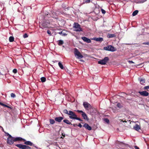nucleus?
<instances>
[{
    "instance_id": "9d476101",
    "label": "nucleus",
    "mask_w": 149,
    "mask_h": 149,
    "mask_svg": "<svg viewBox=\"0 0 149 149\" xmlns=\"http://www.w3.org/2000/svg\"><path fill=\"white\" fill-rule=\"evenodd\" d=\"M83 105L85 109H88V108H91V106L90 104L86 102H84L83 103Z\"/></svg>"
},
{
    "instance_id": "0eeeda50",
    "label": "nucleus",
    "mask_w": 149,
    "mask_h": 149,
    "mask_svg": "<svg viewBox=\"0 0 149 149\" xmlns=\"http://www.w3.org/2000/svg\"><path fill=\"white\" fill-rule=\"evenodd\" d=\"M15 146L22 149H30L31 148L28 146L20 144H16Z\"/></svg>"
},
{
    "instance_id": "393cba45",
    "label": "nucleus",
    "mask_w": 149,
    "mask_h": 149,
    "mask_svg": "<svg viewBox=\"0 0 149 149\" xmlns=\"http://www.w3.org/2000/svg\"><path fill=\"white\" fill-rule=\"evenodd\" d=\"M49 122L51 124H54L55 122V120L53 119H50Z\"/></svg>"
},
{
    "instance_id": "7c9ffc66",
    "label": "nucleus",
    "mask_w": 149,
    "mask_h": 149,
    "mask_svg": "<svg viewBox=\"0 0 149 149\" xmlns=\"http://www.w3.org/2000/svg\"><path fill=\"white\" fill-rule=\"evenodd\" d=\"M4 133L6 135L8 136V137H11V136L10 134L6 132H4Z\"/></svg>"
},
{
    "instance_id": "f3484780",
    "label": "nucleus",
    "mask_w": 149,
    "mask_h": 149,
    "mask_svg": "<svg viewBox=\"0 0 149 149\" xmlns=\"http://www.w3.org/2000/svg\"><path fill=\"white\" fill-rule=\"evenodd\" d=\"M133 128L136 131L139 130L140 129L139 126L138 124H136L135 125L134 127Z\"/></svg>"
},
{
    "instance_id": "cd10ccee",
    "label": "nucleus",
    "mask_w": 149,
    "mask_h": 149,
    "mask_svg": "<svg viewBox=\"0 0 149 149\" xmlns=\"http://www.w3.org/2000/svg\"><path fill=\"white\" fill-rule=\"evenodd\" d=\"M63 112L64 113L69 115V111H68L67 109H64L63 110Z\"/></svg>"
},
{
    "instance_id": "2f4dec72",
    "label": "nucleus",
    "mask_w": 149,
    "mask_h": 149,
    "mask_svg": "<svg viewBox=\"0 0 149 149\" xmlns=\"http://www.w3.org/2000/svg\"><path fill=\"white\" fill-rule=\"evenodd\" d=\"M104 120L107 123H109V120L107 118H105L104 119Z\"/></svg>"
},
{
    "instance_id": "5fc2aeb1",
    "label": "nucleus",
    "mask_w": 149,
    "mask_h": 149,
    "mask_svg": "<svg viewBox=\"0 0 149 149\" xmlns=\"http://www.w3.org/2000/svg\"><path fill=\"white\" fill-rule=\"evenodd\" d=\"M3 127H1V126H0V128H2Z\"/></svg>"
},
{
    "instance_id": "72a5a7b5",
    "label": "nucleus",
    "mask_w": 149,
    "mask_h": 149,
    "mask_svg": "<svg viewBox=\"0 0 149 149\" xmlns=\"http://www.w3.org/2000/svg\"><path fill=\"white\" fill-rule=\"evenodd\" d=\"M77 111L78 113H81V114L83 113L84 112L82 111L79 110H77Z\"/></svg>"
},
{
    "instance_id": "c9c22d12",
    "label": "nucleus",
    "mask_w": 149,
    "mask_h": 149,
    "mask_svg": "<svg viewBox=\"0 0 149 149\" xmlns=\"http://www.w3.org/2000/svg\"><path fill=\"white\" fill-rule=\"evenodd\" d=\"M13 73L15 74L17 73V70L16 69H14L13 70Z\"/></svg>"
},
{
    "instance_id": "49530a36",
    "label": "nucleus",
    "mask_w": 149,
    "mask_h": 149,
    "mask_svg": "<svg viewBox=\"0 0 149 149\" xmlns=\"http://www.w3.org/2000/svg\"><path fill=\"white\" fill-rule=\"evenodd\" d=\"M134 148L135 149H140L137 146H134Z\"/></svg>"
},
{
    "instance_id": "ea45409f",
    "label": "nucleus",
    "mask_w": 149,
    "mask_h": 149,
    "mask_svg": "<svg viewBox=\"0 0 149 149\" xmlns=\"http://www.w3.org/2000/svg\"><path fill=\"white\" fill-rule=\"evenodd\" d=\"M47 33L50 36H51V32L49 30H48L47 31Z\"/></svg>"
},
{
    "instance_id": "7ed1b4c3",
    "label": "nucleus",
    "mask_w": 149,
    "mask_h": 149,
    "mask_svg": "<svg viewBox=\"0 0 149 149\" xmlns=\"http://www.w3.org/2000/svg\"><path fill=\"white\" fill-rule=\"evenodd\" d=\"M73 25L75 29L74 31H83L80 25L78 23L74 22Z\"/></svg>"
},
{
    "instance_id": "6ab92c4d",
    "label": "nucleus",
    "mask_w": 149,
    "mask_h": 149,
    "mask_svg": "<svg viewBox=\"0 0 149 149\" xmlns=\"http://www.w3.org/2000/svg\"><path fill=\"white\" fill-rule=\"evenodd\" d=\"M63 122L68 125H72V124L71 123V122H70V121L68 119H65L63 120Z\"/></svg>"
},
{
    "instance_id": "473e14b6",
    "label": "nucleus",
    "mask_w": 149,
    "mask_h": 149,
    "mask_svg": "<svg viewBox=\"0 0 149 149\" xmlns=\"http://www.w3.org/2000/svg\"><path fill=\"white\" fill-rule=\"evenodd\" d=\"M144 90H147L148 89H149V86H145L143 88Z\"/></svg>"
},
{
    "instance_id": "4468645a",
    "label": "nucleus",
    "mask_w": 149,
    "mask_h": 149,
    "mask_svg": "<svg viewBox=\"0 0 149 149\" xmlns=\"http://www.w3.org/2000/svg\"><path fill=\"white\" fill-rule=\"evenodd\" d=\"M92 40H95L96 41L101 42L103 40V38H94L92 39Z\"/></svg>"
},
{
    "instance_id": "8fccbe9b",
    "label": "nucleus",
    "mask_w": 149,
    "mask_h": 149,
    "mask_svg": "<svg viewBox=\"0 0 149 149\" xmlns=\"http://www.w3.org/2000/svg\"><path fill=\"white\" fill-rule=\"evenodd\" d=\"M121 121H122L123 122H125V123H126L127 122V121H126V120H125V121H123V120H121Z\"/></svg>"
},
{
    "instance_id": "e433bc0d",
    "label": "nucleus",
    "mask_w": 149,
    "mask_h": 149,
    "mask_svg": "<svg viewBox=\"0 0 149 149\" xmlns=\"http://www.w3.org/2000/svg\"><path fill=\"white\" fill-rule=\"evenodd\" d=\"M115 36V35L114 34H110L109 36V38H113Z\"/></svg>"
},
{
    "instance_id": "c756f323",
    "label": "nucleus",
    "mask_w": 149,
    "mask_h": 149,
    "mask_svg": "<svg viewBox=\"0 0 149 149\" xmlns=\"http://www.w3.org/2000/svg\"><path fill=\"white\" fill-rule=\"evenodd\" d=\"M10 96L14 98L16 97V95L14 93H12L10 94Z\"/></svg>"
},
{
    "instance_id": "4c0bfd02",
    "label": "nucleus",
    "mask_w": 149,
    "mask_h": 149,
    "mask_svg": "<svg viewBox=\"0 0 149 149\" xmlns=\"http://www.w3.org/2000/svg\"><path fill=\"white\" fill-rule=\"evenodd\" d=\"M147 0H141L139 1V3H143L145 1H146Z\"/></svg>"
},
{
    "instance_id": "a878e982",
    "label": "nucleus",
    "mask_w": 149,
    "mask_h": 149,
    "mask_svg": "<svg viewBox=\"0 0 149 149\" xmlns=\"http://www.w3.org/2000/svg\"><path fill=\"white\" fill-rule=\"evenodd\" d=\"M9 40L10 42H13L14 41V38L12 36H10L9 38Z\"/></svg>"
},
{
    "instance_id": "37998d69",
    "label": "nucleus",
    "mask_w": 149,
    "mask_h": 149,
    "mask_svg": "<svg viewBox=\"0 0 149 149\" xmlns=\"http://www.w3.org/2000/svg\"><path fill=\"white\" fill-rule=\"evenodd\" d=\"M5 107H7L8 108H9V109H12V108L11 107H9V106H8L7 105H6V106H5Z\"/></svg>"
},
{
    "instance_id": "dca6fc26",
    "label": "nucleus",
    "mask_w": 149,
    "mask_h": 149,
    "mask_svg": "<svg viewBox=\"0 0 149 149\" xmlns=\"http://www.w3.org/2000/svg\"><path fill=\"white\" fill-rule=\"evenodd\" d=\"M81 115L84 119L86 120H88L89 119L88 118L87 115L84 112L83 113L81 114Z\"/></svg>"
},
{
    "instance_id": "4be33fe9",
    "label": "nucleus",
    "mask_w": 149,
    "mask_h": 149,
    "mask_svg": "<svg viewBox=\"0 0 149 149\" xmlns=\"http://www.w3.org/2000/svg\"><path fill=\"white\" fill-rule=\"evenodd\" d=\"M64 43V42L63 40H59L58 41V45L61 46Z\"/></svg>"
},
{
    "instance_id": "2eb2a0df",
    "label": "nucleus",
    "mask_w": 149,
    "mask_h": 149,
    "mask_svg": "<svg viewBox=\"0 0 149 149\" xmlns=\"http://www.w3.org/2000/svg\"><path fill=\"white\" fill-rule=\"evenodd\" d=\"M14 141H26V140L23 139L21 137H17L16 138H14Z\"/></svg>"
},
{
    "instance_id": "6e6552de",
    "label": "nucleus",
    "mask_w": 149,
    "mask_h": 149,
    "mask_svg": "<svg viewBox=\"0 0 149 149\" xmlns=\"http://www.w3.org/2000/svg\"><path fill=\"white\" fill-rule=\"evenodd\" d=\"M14 137H13L11 136V137H8L7 138V143L8 144L10 145H12L14 141Z\"/></svg>"
},
{
    "instance_id": "603ef678",
    "label": "nucleus",
    "mask_w": 149,
    "mask_h": 149,
    "mask_svg": "<svg viewBox=\"0 0 149 149\" xmlns=\"http://www.w3.org/2000/svg\"><path fill=\"white\" fill-rule=\"evenodd\" d=\"M80 61H84L82 60H81Z\"/></svg>"
},
{
    "instance_id": "20e7f679",
    "label": "nucleus",
    "mask_w": 149,
    "mask_h": 149,
    "mask_svg": "<svg viewBox=\"0 0 149 149\" xmlns=\"http://www.w3.org/2000/svg\"><path fill=\"white\" fill-rule=\"evenodd\" d=\"M109 59L108 57H105L102 60H100L98 61V63L102 65H105L109 61Z\"/></svg>"
},
{
    "instance_id": "79ce46f5",
    "label": "nucleus",
    "mask_w": 149,
    "mask_h": 149,
    "mask_svg": "<svg viewBox=\"0 0 149 149\" xmlns=\"http://www.w3.org/2000/svg\"><path fill=\"white\" fill-rule=\"evenodd\" d=\"M101 11H102V13L103 14H104L106 13L105 11L103 9H101Z\"/></svg>"
},
{
    "instance_id": "3c124183",
    "label": "nucleus",
    "mask_w": 149,
    "mask_h": 149,
    "mask_svg": "<svg viewBox=\"0 0 149 149\" xmlns=\"http://www.w3.org/2000/svg\"><path fill=\"white\" fill-rule=\"evenodd\" d=\"M2 130L3 131V132H5L4 131V129H3V127H2Z\"/></svg>"
},
{
    "instance_id": "aec40b11",
    "label": "nucleus",
    "mask_w": 149,
    "mask_h": 149,
    "mask_svg": "<svg viewBox=\"0 0 149 149\" xmlns=\"http://www.w3.org/2000/svg\"><path fill=\"white\" fill-rule=\"evenodd\" d=\"M139 79L140 84H141L145 83V80L144 79Z\"/></svg>"
},
{
    "instance_id": "a18cd8bd",
    "label": "nucleus",
    "mask_w": 149,
    "mask_h": 149,
    "mask_svg": "<svg viewBox=\"0 0 149 149\" xmlns=\"http://www.w3.org/2000/svg\"><path fill=\"white\" fill-rule=\"evenodd\" d=\"M128 62L130 63H133L134 62L132 61H129Z\"/></svg>"
},
{
    "instance_id": "1a4fd4ad",
    "label": "nucleus",
    "mask_w": 149,
    "mask_h": 149,
    "mask_svg": "<svg viewBox=\"0 0 149 149\" xmlns=\"http://www.w3.org/2000/svg\"><path fill=\"white\" fill-rule=\"evenodd\" d=\"M138 93H139L141 95L143 96L146 97L149 95L148 93L146 91H139Z\"/></svg>"
},
{
    "instance_id": "ddd939ff",
    "label": "nucleus",
    "mask_w": 149,
    "mask_h": 149,
    "mask_svg": "<svg viewBox=\"0 0 149 149\" xmlns=\"http://www.w3.org/2000/svg\"><path fill=\"white\" fill-rule=\"evenodd\" d=\"M83 127L88 130H92L91 127L87 123H85L83 125Z\"/></svg>"
},
{
    "instance_id": "bb28decb",
    "label": "nucleus",
    "mask_w": 149,
    "mask_h": 149,
    "mask_svg": "<svg viewBox=\"0 0 149 149\" xmlns=\"http://www.w3.org/2000/svg\"><path fill=\"white\" fill-rule=\"evenodd\" d=\"M40 79L41 80V81L42 82H45V81L46 80V79L45 77H42Z\"/></svg>"
},
{
    "instance_id": "c85d7f7f",
    "label": "nucleus",
    "mask_w": 149,
    "mask_h": 149,
    "mask_svg": "<svg viewBox=\"0 0 149 149\" xmlns=\"http://www.w3.org/2000/svg\"><path fill=\"white\" fill-rule=\"evenodd\" d=\"M117 106L118 107L120 108L122 107V106L121 105V104L120 103H118L117 104Z\"/></svg>"
},
{
    "instance_id": "b1692460",
    "label": "nucleus",
    "mask_w": 149,
    "mask_h": 149,
    "mask_svg": "<svg viewBox=\"0 0 149 149\" xmlns=\"http://www.w3.org/2000/svg\"><path fill=\"white\" fill-rule=\"evenodd\" d=\"M139 12V11L138 10H136L133 12L132 13V15L133 16H135Z\"/></svg>"
},
{
    "instance_id": "864d4df0",
    "label": "nucleus",
    "mask_w": 149,
    "mask_h": 149,
    "mask_svg": "<svg viewBox=\"0 0 149 149\" xmlns=\"http://www.w3.org/2000/svg\"><path fill=\"white\" fill-rule=\"evenodd\" d=\"M2 103L1 102H0V105H1V104Z\"/></svg>"
},
{
    "instance_id": "f257e3e1",
    "label": "nucleus",
    "mask_w": 149,
    "mask_h": 149,
    "mask_svg": "<svg viewBox=\"0 0 149 149\" xmlns=\"http://www.w3.org/2000/svg\"><path fill=\"white\" fill-rule=\"evenodd\" d=\"M50 21L48 20H45L40 24V27L42 29L49 28L50 27Z\"/></svg>"
},
{
    "instance_id": "de8ad7c7",
    "label": "nucleus",
    "mask_w": 149,
    "mask_h": 149,
    "mask_svg": "<svg viewBox=\"0 0 149 149\" xmlns=\"http://www.w3.org/2000/svg\"><path fill=\"white\" fill-rule=\"evenodd\" d=\"M1 106H3V107H5L6 104H3V103H2L1 105Z\"/></svg>"
},
{
    "instance_id": "9b49d317",
    "label": "nucleus",
    "mask_w": 149,
    "mask_h": 149,
    "mask_svg": "<svg viewBox=\"0 0 149 149\" xmlns=\"http://www.w3.org/2000/svg\"><path fill=\"white\" fill-rule=\"evenodd\" d=\"M63 119L64 117L59 116L56 117L54 119V120L56 122H58V123H60Z\"/></svg>"
},
{
    "instance_id": "c03bdc74",
    "label": "nucleus",
    "mask_w": 149,
    "mask_h": 149,
    "mask_svg": "<svg viewBox=\"0 0 149 149\" xmlns=\"http://www.w3.org/2000/svg\"><path fill=\"white\" fill-rule=\"evenodd\" d=\"M77 126L80 128H81L82 127V125L80 123H79Z\"/></svg>"
},
{
    "instance_id": "f704fd0d",
    "label": "nucleus",
    "mask_w": 149,
    "mask_h": 149,
    "mask_svg": "<svg viewBox=\"0 0 149 149\" xmlns=\"http://www.w3.org/2000/svg\"><path fill=\"white\" fill-rule=\"evenodd\" d=\"M28 35L27 34V33H25L23 36V37L24 38H26L27 37H28Z\"/></svg>"
},
{
    "instance_id": "a211bd4d",
    "label": "nucleus",
    "mask_w": 149,
    "mask_h": 149,
    "mask_svg": "<svg viewBox=\"0 0 149 149\" xmlns=\"http://www.w3.org/2000/svg\"><path fill=\"white\" fill-rule=\"evenodd\" d=\"M24 143L26 145L31 146L33 145V143L29 141H25Z\"/></svg>"
},
{
    "instance_id": "09e8293b",
    "label": "nucleus",
    "mask_w": 149,
    "mask_h": 149,
    "mask_svg": "<svg viewBox=\"0 0 149 149\" xmlns=\"http://www.w3.org/2000/svg\"><path fill=\"white\" fill-rule=\"evenodd\" d=\"M73 125L74 127H75L76 126H77V124H73Z\"/></svg>"
},
{
    "instance_id": "f03ea898",
    "label": "nucleus",
    "mask_w": 149,
    "mask_h": 149,
    "mask_svg": "<svg viewBox=\"0 0 149 149\" xmlns=\"http://www.w3.org/2000/svg\"><path fill=\"white\" fill-rule=\"evenodd\" d=\"M69 115H70L69 118L71 119H76L81 121H83L80 118L77 117L75 113L71 111H69Z\"/></svg>"
},
{
    "instance_id": "5701e85b",
    "label": "nucleus",
    "mask_w": 149,
    "mask_h": 149,
    "mask_svg": "<svg viewBox=\"0 0 149 149\" xmlns=\"http://www.w3.org/2000/svg\"><path fill=\"white\" fill-rule=\"evenodd\" d=\"M58 65L59 67H60V68L61 69H63V68H64L61 62H58Z\"/></svg>"
},
{
    "instance_id": "58836bf2",
    "label": "nucleus",
    "mask_w": 149,
    "mask_h": 149,
    "mask_svg": "<svg viewBox=\"0 0 149 149\" xmlns=\"http://www.w3.org/2000/svg\"><path fill=\"white\" fill-rule=\"evenodd\" d=\"M90 0H84L85 3H88L90 2Z\"/></svg>"
},
{
    "instance_id": "f8f14e48",
    "label": "nucleus",
    "mask_w": 149,
    "mask_h": 149,
    "mask_svg": "<svg viewBox=\"0 0 149 149\" xmlns=\"http://www.w3.org/2000/svg\"><path fill=\"white\" fill-rule=\"evenodd\" d=\"M81 39L87 43H90L91 42V40L90 39L85 37H82Z\"/></svg>"
},
{
    "instance_id": "39448f33",
    "label": "nucleus",
    "mask_w": 149,
    "mask_h": 149,
    "mask_svg": "<svg viewBox=\"0 0 149 149\" xmlns=\"http://www.w3.org/2000/svg\"><path fill=\"white\" fill-rule=\"evenodd\" d=\"M104 49L106 50L111 52H114L116 50L115 48L111 45L104 47Z\"/></svg>"
},
{
    "instance_id": "a19ab883",
    "label": "nucleus",
    "mask_w": 149,
    "mask_h": 149,
    "mask_svg": "<svg viewBox=\"0 0 149 149\" xmlns=\"http://www.w3.org/2000/svg\"><path fill=\"white\" fill-rule=\"evenodd\" d=\"M143 45H149V42H145L143 43Z\"/></svg>"
},
{
    "instance_id": "412c9836",
    "label": "nucleus",
    "mask_w": 149,
    "mask_h": 149,
    "mask_svg": "<svg viewBox=\"0 0 149 149\" xmlns=\"http://www.w3.org/2000/svg\"><path fill=\"white\" fill-rule=\"evenodd\" d=\"M58 33L62 36H65L67 35V34H66L64 32V31H63L61 32H58Z\"/></svg>"
},
{
    "instance_id": "423d86ee",
    "label": "nucleus",
    "mask_w": 149,
    "mask_h": 149,
    "mask_svg": "<svg viewBox=\"0 0 149 149\" xmlns=\"http://www.w3.org/2000/svg\"><path fill=\"white\" fill-rule=\"evenodd\" d=\"M74 53L75 56H77V58L79 59L83 57L78 50L76 48H74Z\"/></svg>"
}]
</instances>
